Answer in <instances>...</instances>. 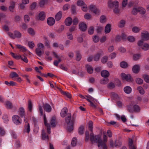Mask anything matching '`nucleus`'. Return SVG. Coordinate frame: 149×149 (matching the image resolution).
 I'll return each instance as SVG.
<instances>
[{
  "label": "nucleus",
  "instance_id": "f257e3e1",
  "mask_svg": "<svg viewBox=\"0 0 149 149\" xmlns=\"http://www.w3.org/2000/svg\"><path fill=\"white\" fill-rule=\"evenodd\" d=\"M93 123L91 121L89 122L88 127L90 130L91 132L89 136V132L88 131H86L85 133L86 141H88L90 139V140L92 144L97 143L98 147L100 146L104 147V149H106V146L105 144L102 141L100 136L99 134L94 135L93 130Z\"/></svg>",
  "mask_w": 149,
  "mask_h": 149
},
{
  "label": "nucleus",
  "instance_id": "f03ea898",
  "mask_svg": "<svg viewBox=\"0 0 149 149\" xmlns=\"http://www.w3.org/2000/svg\"><path fill=\"white\" fill-rule=\"evenodd\" d=\"M77 114L74 113L71 117V114L70 113L67 114V116L66 117L65 121L67 124H69L70 126L68 125L67 127V130L69 132H71L73 130V125L75 120Z\"/></svg>",
  "mask_w": 149,
  "mask_h": 149
},
{
  "label": "nucleus",
  "instance_id": "7ed1b4c3",
  "mask_svg": "<svg viewBox=\"0 0 149 149\" xmlns=\"http://www.w3.org/2000/svg\"><path fill=\"white\" fill-rule=\"evenodd\" d=\"M108 6L109 7L113 8L114 12L116 14H118L119 12V10L118 8V2L116 1H109L108 2Z\"/></svg>",
  "mask_w": 149,
  "mask_h": 149
},
{
  "label": "nucleus",
  "instance_id": "20e7f679",
  "mask_svg": "<svg viewBox=\"0 0 149 149\" xmlns=\"http://www.w3.org/2000/svg\"><path fill=\"white\" fill-rule=\"evenodd\" d=\"M138 45L144 50H148L149 49L148 44L146 43L144 44L142 40H140L139 41Z\"/></svg>",
  "mask_w": 149,
  "mask_h": 149
},
{
  "label": "nucleus",
  "instance_id": "39448f33",
  "mask_svg": "<svg viewBox=\"0 0 149 149\" xmlns=\"http://www.w3.org/2000/svg\"><path fill=\"white\" fill-rule=\"evenodd\" d=\"M13 123L16 125H19L21 123V119L17 115H14L13 116Z\"/></svg>",
  "mask_w": 149,
  "mask_h": 149
},
{
  "label": "nucleus",
  "instance_id": "423d86ee",
  "mask_svg": "<svg viewBox=\"0 0 149 149\" xmlns=\"http://www.w3.org/2000/svg\"><path fill=\"white\" fill-rule=\"evenodd\" d=\"M121 76L123 80H125L127 81L130 82L132 81V78L130 74H126L124 73H122Z\"/></svg>",
  "mask_w": 149,
  "mask_h": 149
},
{
  "label": "nucleus",
  "instance_id": "0eeeda50",
  "mask_svg": "<svg viewBox=\"0 0 149 149\" xmlns=\"http://www.w3.org/2000/svg\"><path fill=\"white\" fill-rule=\"evenodd\" d=\"M104 52L102 50H100L93 57L94 60L96 61H98L100 59L101 56L104 55Z\"/></svg>",
  "mask_w": 149,
  "mask_h": 149
},
{
  "label": "nucleus",
  "instance_id": "6e6552de",
  "mask_svg": "<svg viewBox=\"0 0 149 149\" xmlns=\"http://www.w3.org/2000/svg\"><path fill=\"white\" fill-rule=\"evenodd\" d=\"M89 8L91 11H93L96 15H99L100 14V11L96 8L95 6L91 5L89 7Z\"/></svg>",
  "mask_w": 149,
  "mask_h": 149
},
{
  "label": "nucleus",
  "instance_id": "1a4fd4ad",
  "mask_svg": "<svg viewBox=\"0 0 149 149\" xmlns=\"http://www.w3.org/2000/svg\"><path fill=\"white\" fill-rule=\"evenodd\" d=\"M141 36L142 40L143 41L144 40H147L149 39V34L147 31H144L141 33Z\"/></svg>",
  "mask_w": 149,
  "mask_h": 149
},
{
  "label": "nucleus",
  "instance_id": "9d476101",
  "mask_svg": "<svg viewBox=\"0 0 149 149\" xmlns=\"http://www.w3.org/2000/svg\"><path fill=\"white\" fill-rule=\"evenodd\" d=\"M43 107L44 110L47 112H50L52 111L51 107L48 104H43Z\"/></svg>",
  "mask_w": 149,
  "mask_h": 149
},
{
  "label": "nucleus",
  "instance_id": "9b49d317",
  "mask_svg": "<svg viewBox=\"0 0 149 149\" xmlns=\"http://www.w3.org/2000/svg\"><path fill=\"white\" fill-rule=\"evenodd\" d=\"M45 13L43 11H41L39 13L38 18V19L41 21H43L45 19Z\"/></svg>",
  "mask_w": 149,
  "mask_h": 149
},
{
  "label": "nucleus",
  "instance_id": "f8f14e48",
  "mask_svg": "<svg viewBox=\"0 0 149 149\" xmlns=\"http://www.w3.org/2000/svg\"><path fill=\"white\" fill-rule=\"evenodd\" d=\"M140 65H134L132 68L133 72L135 74L138 73L140 70Z\"/></svg>",
  "mask_w": 149,
  "mask_h": 149
},
{
  "label": "nucleus",
  "instance_id": "ddd939ff",
  "mask_svg": "<svg viewBox=\"0 0 149 149\" xmlns=\"http://www.w3.org/2000/svg\"><path fill=\"white\" fill-rule=\"evenodd\" d=\"M47 22L49 25L50 26H52L55 23V19L52 17H49L47 19Z\"/></svg>",
  "mask_w": 149,
  "mask_h": 149
},
{
  "label": "nucleus",
  "instance_id": "4468645a",
  "mask_svg": "<svg viewBox=\"0 0 149 149\" xmlns=\"http://www.w3.org/2000/svg\"><path fill=\"white\" fill-rule=\"evenodd\" d=\"M56 119L55 116H53L51 118L50 123L52 127H55L56 126Z\"/></svg>",
  "mask_w": 149,
  "mask_h": 149
},
{
  "label": "nucleus",
  "instance_id": "2eb2a0df",
  "mask_svg": "<svg viewBox=\"0 0 149 149\" xmlns=\"http://www.w3.org/2000/svg\"><path fill=\"white\" fill-rule=\"evenodd\" d=\"M42 49L39 47H38L36 49V54L38 56L40 57L43 54L44 52Z\"/></svg>",
  "mask_w": 149,
  "mask_h": 149
},
{
  "label": "nucleus",
  "instance_id": "dca6fc26",
  "mask_svg": "<svg viewBox=\"0 0 149 149\" xmlns=\"http://www.w3.org/2000/svg\"><path fill=\"white\" fill-rule=\"evenodd\" d=\"M42 138L43 140L48 141L49 140V138L48 135L46 134L45 131L42 130Z\"/></svg>",
  "mask_w": 149,
  "mask_h": 149
},
{
  "label": "nucleus",
  "instance_id": "f3484780",
  "mask_svg": "<svg viewBox=\"0 0 149 149\" xmlns=\"http://www.w3.org/2000/svg\"><path fill=\"white\" fill-rule=\"evenodd\" d=\"M68 112V109L66 107L63 108L61 112V116L62 117H64Z\"/></svg>",
  "mask_w": 149,
  "mask_h": 149
},
{
  "label": "nucleus",
  "instance_id": "a211bd4d",
  "mask_svg": "<svg viewBox=\"0 0 149 149\" xmlns=\"http://www.w3.org/2000/svg\"><path fill=\"white\" fill-rule=\"evenodd\" d=\"M87 28L86 24L84 23H82L79 24V29L81 31H85L86 30Z\"/></svg>",
  "mask_w": 149,
  "mask_h": 149
},
{
  "label": "nucleus",
  "instance_id": "6ab92c4d",
  "mask_svg": "<svg viewBox=\"0 0 149 149\" xmlns=\"http://www.w3.org/2000/svg\"><path fill=\"white\" fill-rule=\"evenodd\" d=\"M101 75L103 77L107 78L109 76V73L108 71L104 70L101 72Z\"/></svg>",
  "mask_w": 149,
  "mask_h": 149
},
{
  "label": "nucleus",
  "instance_id": "aec40b11",
  "mask_svg": "<svg viewBox=\"0 0 149 149\" xmlns=\"http://www.w3.org/2000/svg\"><path fill=\"white\" fill-rule=\"evenodd\" d=\"M62 13V12L59 11L56 15L55 18L56 21H59L61 18Z\"/></svg>",
  "mask_w": 149,
  "mask_h": 149
},
{
  "label": "nucleus",
  "instance_id": "412c9836",
  "mask_svg": "<svg viewBox=\"0 0 149 149\" xmlns=\"http://www.w3.org/2000/svg\"><path fill=\"white\" fill-rule=\"evenodd\" d=\"M19 114L22 118L25 115V111L24 108L22 107H20L19 108L18 111Z\"/></svg>",
  "mask_w": 149,
  "mask_h": 149
},
{
  "label": "nucleus",
  "instance_id": "4be33fe9",
  "mask_svg": "<svg viewBox=\"0 0 149 149\" xmlns=\"http://www.w3.org/2000/svg\"><path fill=\"white\" fill-rule=\"evenodd\" d=\"M72 22V19L70 17L67 18L65 20V24L67 26H70Z\"/></svg>",
  "mask_w": 149,
  "mask_h": 149
},
{
  "label": "nucleus",
  "instance_id": "5701e85b",
  "mask_svg": "<svg viewBox=\"0 0 149 149\" xmlns=\"http://www.w3.org/2000/svg\"><path fill=\"white\" fill-rule=\"evenodd\" d=\"M16 46L17 48L20 49V51L24 52H26L27 51L26 48L25 47L22 46L21 45H17Z\"/></svg>",
  "mask_w": 149,
  "mask_h": 149
},
{
  "label": "nucleus",
  "instance_id": "b1692460",
  "mask_svg": "<svg viewBox=\"0 0 149 149\" xmlns=\"http://www.w3.org/2000/svg\"><path fill=\"white\" fill-rule=\"evenodd\" d=\"M111 30V25L110 24H107L105 28V33H109Z\"/></svg>",
  "mask_w": 149,
  "mask_h": 149
},
{
  "label": "nucleus",
  "instance_id": "393cba45",
  "mask_svg": "<svg viewBox=\"0 0 149 149\" xmlns=\"http://www.w3.org/2000/svg\"><path fill=\"white\" fill-rule=\"evenodd\" d=\"M48 1V0H41L39 3L40 7L41 8L44 7Z\"/></svg>",
  "mask_w": 149,
  "mask_h": 149
},
{
  "label": "nucleus",
  "instance_id": "a878e982",
  "mask_svg": "<svg viewBox=\"0 0 149 149\" xmlns=\"http://www.w3.org/2000/svg\"><path fill=\"white\" fill-rule=\"evenodd\" d=\"M86 67L87 68V72L88 73L90 74L93 73V69L91 65H86Z\"/></svg>",
  "mask_w": 149,
  "mask_h": 149
},
{
  "label": "nucleus",
  "instance_id": "bb28decb",
  "mask_svg": "<svg viewBox=\"0 0 149 149\" xmlns=\"http://www.w3.org/2000/svg\"><path fill=\"white\" fill-rule=\"evenodd\" d=\"M15 38H20L22 36L21 33L18 31H15L14 32Z\"/></svg>",
  "mask_w": 149,
  "mask_h": 149
},
{
  "label": "nucleus",
  "instance_id": "cd10ccee",
  "mask_svg": "<svg viewBox=\"0 0 149 149\" xmlns=\"http://www.w3.org/2000/svg\"><path fill=\"white\" fill-rule=\"evenodd\" d=\"M124 90L125 93L129 94L132 91V89L130 86H127L124 88Z\"/></svg>",
  "mask_w": 149,
  "mask_h": 149
},
{
  "label": "nucleus",
  "instance_id": "c85d7f7f",
  "mask_svg": "<svg viewBox=\"0 0 149 149\" xmlns=\"http://www.w3.org/2000/svg\"><path fill=\"white\" fill-rule=\"evenodd\" d=\"M30 126L29 123H27L25 124L24 126V131L28 133H29L30 131Z\"/></svg>",
  "mask_w": 149,
  "mask_h": 149
},
{
  "label": "nucleus",
  "instance_id": "c756f323",
  "mask_svg": "<svg viewBox=\"0 0 149 149\" xmlns=\"http://www.w3.org/2000/svg\"><path fill=\"white\" fill-rule=\"evenodd\" d=\"M81 55L80 52L78 51L76 53V59L77 61H79L81 58Z\"/></svg>",
  "mask_w": 149,
  "mask_h": 149
},
{
  "label": "nucleus",
  "instance_id": "7c9ffc66",
  "mask_svg": "<svg viewBox=\"0 0 149 149\" xmlns=\"http://www.w3.org/2000/svg\"><path fill=\"white\" fill-rule=\"evenodd\" d=\"M134 112H139L140 111V108L138 105H135L133 106Z\"/></svg>",
  "mask_w": 149,
  "mask_h": 149
},
{
  "label": "nucleus",
  "instance_id": "2f4dec72",
  "mask_svg": "<svg viewBox=\"0 0 149 149\" xmlns=\"http://www.w3.org/2000/svg\"><path fill=\"white\" fill-rule=\"evenodd\" d=\"M128 65L127 63L124 61H122L120 63V66L123 68H125L127 67Z\"/></svg>",
  "mask_w": 149,
  "mask_h": 149
},
{
  "label": "nucleus",
  "instance_id": "473e14b6",
  "mask_svg": "<svg viewBox=\"0 0 149 149\" xmlns=\"http://www.w3.org/2000/svg\"><path fill=\"white\" fill-rule=\"evenodd\" d=\"M6 106L7 108L11 109L13 107L12 103L9 101H7L6 103Z\"/></svg>",
  "mask_w": 149,
  "mask_h": 149
},
{
  "label": "nucleus",
  "instance_id": "72a5a7b5",
  "mask_svg": "<svg viewBox=\"0 0 149 149\" xmlns=\"http://www.w3.org/2000/svg\"><path fill=\"white\" fill-rule=\"evenodd\" d=\"M138 12L140 14H144L146 13V10L142 7H138Z\"/></svg>",
  "mask_w": 149,
  "mask_h": 149
},
{
  "label": "nucleus",
  "instance_id": "f704fd0d",
  "mask_svg": "<svg viewBox=\"0 0 149 149\" xmlns=\"http://www.w3.org/2000/svg\"><path fill=\"white\" fill-rule=\"evenodd\" d=\"M28 32L31 35L33 36L35 35V32L33 29L31 28H29L28 29Z\"/></svg>",
  "mask_w": 149,
  "mask_h": 149
},
{
  "label": "nucleus",
  "instance_id": "c9c22d12",
  "mask_svg": "<svg viewBox=\"0 0 149 149\" xmlns=\"http://www.w3.org/2000/svg\"><path fill=\"white\" fill-rule=\"evenodd\" d=\"M101 80L100 81V83L103 84H107L109 82V79L107 78H105Z\"/></svg>",
  "mask_w": 149,
  "mask_h": 149
},
{
  "label": "nucleus",
  "instance_id": "e433bc0d",
  "mask_svg": "<svg viewBox=\"0 0 149 149\" xmlns=\"http://www.w3.org/2000/svg\"><path fill=\"white\" fill-rule=\"evenodd\" d=\"M32 107L33 106L32 104L31 101L30 100H28V108L29 109V111L30 112H31L32 111Z\"/></svg>",
  "mask_w": 149,
  "mask_h": 149
},
{
  "label": "nucleus",
  "instance_id": "4c0bfd02",
  "mask_svg": "<svg viewBox=\"0 0 149 149\" xmlns=\"http://www.w3.org/2000/svg\"><path fill=\"white\" fill-rule=\"evenodd\" d=\"M127 109L128 111L131 113H133L134 112L133 106H132L131 105H128L127 106Z\"/></svg>",
  "mask_w": 149,
  "mask_h": 149
},
{
  "label": "nucleus",
  "instance_id": "58836bf2",
  "mask_svg": "<svg viewBox=\"0 0 149 149\" xmlns=\"http://www.w3.org/2000/svg\"><path fill=\"white\" fill-rule=\"evenodd\" d=\"M11 5L9 7V9L11 12H13V10L15 7V4L13 2H12L11 3Z\"/></svg>",
  "mask_w": 149,
  "mask_h": 149
},
{
  "label": "nucleus",
  "instance_id": "ea45409f",
  "mask_svg": "<svg viewBox=\"0 0 149 149\" xmlns=\"http://www.w3.org/2000/svg\"><path fill=\"white\" fill-rule=\"evenodd\" d=\"M100 22L102 23H104L106 22V17L104 15H102L100 18Z\"/></svg>",
  "mask_w": 149,
  "mask_h": 149
},
{
  "label": "nucleus",
  "instance_id": "a19ab883",
  "mask_svg": "<svg viewBox=\"0 0 149 149\" xmlns=\"http://www.w3.org/2000/svg\"><path fill=\"white\" fill-rule=\"evenodd\" d=\"M6 134L4 128L0 126V135L1 136H4Z\"/></svg>",
  "mask_w": 149,
  "mask_h": 149
},
{
  "label": "nucleus",
  "instance_id": "79ce46f5",
  "mask_svg": "<svg viewBox=\"0 0 149 149\" xmlns=\"http://www.w3.org/2000/svg\"><path fill=\"white\" fill-rule=\"evenodd\" d=\"M125 24V21L124 20H121L118 24V26L119 27H123L124 26Z\"/></svg>",
  "mask_w": 149,
  "mask_h": 149
},
{
  "label": "nucleus",
  "instance_id": "37998d69",
  "mask_svg": "<svg viewBox=\"0 0 149 149\" xmlns=\"http://www.w3.org/2000/svg\"><path fill=\"white\" fill-rule=\"evenodd\" d=\"M84 127L83 126H81L79 128L78 132L79 134H83Z\"/></svg>",
  "mask_w": 149,
  "mask_h": 149
},
{
  "label": "nucleus",
  "instance_id": "c03bdc74",
  "mask_svg": "<svg viewBox=\"0 0 149 149\" xmlns=\"http://www.w3.org/2000/svg\"><path fill=\"white\" fill-rule=\"evenodd\" d=\"M108 59V57L107 56H104L102 58L101 61L102 63H105L107 62Z\"/></svg>",
  "mask_w": 149,
  "mask_h": 149
},
{
  "label": "nucleus",
  "instance_id": "a18cd8bd",
  "mask_svg": "<svg viewBox=\"0 0 149 149\" xmlns=\"http://www.w3.org/2000/svg\"><path fill=\"white\" fill-rule=\"evenodd\" d=\"M115 145L116 147H120L122 145V143L118 140H116L115 142Z\"/></svg>",
  "mask_w": 149,
  "mask_h": 149
},
{
  "label": "nucleus",
  "instance_id": "49530a36",
  "mask_svg": "<svg viewBox=\"0 0 149 149\" xmlns=\"http://www.w3.org/2000/svg\"><path fill=\"white\" fill-rule=\"evenodd\" d=\"M77 139L75 137H74L72 139L71 144L73 146H75L76 145Z\"/></svg>",
  "mask_w": 149,
  "mask_h": 149
},
{
  "label": "nucleus",
  "instance_id": "de8ad7c7",
  "mask_svg": "<svg viewBox=\"0 0 149 149\" xmlns=\"http://www.w3.org/2000/svg\"><path fill=\"white\" fill-rule=\"evenodd\" d=\"M94 28L93 26H91L88 29V33L89 34H92L94 32Z\"/></svg>",
  "mask_w": 149,
  "mask_h": 149
},
{
  "label": "nucleus",
  "instance_id": "09e8293b",
  "mask_svg": "<svg viewBox=\"0 0 149 149\" xmlns=\"http://www.w3.org/2000/svg\"><path fill=\"white\" fill-rule=\"evenodd\" d=\"M85 3L81 0H78L77 3V4L79 6H83L85 4Z\"/></svg>",
  "mask_w": 149,
  "mask_h": 149
},
{
  "label": "nucleus",
  "instance_id": "8fccbe9b",
  "mask_svg": "<svg viewBox=\"0 0 149 149\" xmlns=\"http://www.w3.org/2000/svg\"><path fill=\"white\" fill-rule=\"evenodd\" d=\"M10 76L12 78H13L15 77H18V75L15 72H12L10 74Z\"/></svg>",
  "mask_w": 149,
  "mask_h": 149
},
{
  "label": "nucleus",
  "instance_id": "3c124183",
  "mask_svg": "<svg viewBox=\"0 0 149 149\" xmlns=\"http://www.w3.org/2000/svg\"><path fill=\"white\" fill-rule=\"evenodd\" d=\"M67 38L70 40H72L73 39V36L71 33H67L66 34Z\"/></svg>",
  "mask_w": 149,
  "mask_h": 149
},
{
  "label": "nucleus",
  "instance_id": "603ef678",
  "mask_svg": "<svg viewBox=\"0 0 149 149\" xmlns=\"http://www.w3.org/2000/svg\"><path fill=\"white\" fill-rule=\"evenodd\" d=\"M128 40L131 42H134L135 40V38L133 36H129L127 37Z\"/></svg>",
  "mask_w": 149,
  "mask_h": 149
},
{
  "label": "nucleus",
  "instance_id": "864d4df0",
  "mask_svg": "<svg viewBox=\"0 0 149 149\" xmlns=\"http://www.w3.org/2000/svg\"><path fill=\"white\" fill-rule=\"evenodd\" d=\"M138 12V8H134L132 11V13L134 15H136Z\"/></svg>",
  "mask_w": 149,
  "mask_h": 149
},
{
  "label": "nucleus",
  "instance_id": "5fc2aeb1",
  "mask_svg": "<svg viewBox=\"0 0 149 149\" xmlns=\"http://www.w3.org/2000/svg\"><path fill=\"white\" fill-rule=\"evenodd\" d=\"M136 81L139 84H141L143 83V80L140 78H137L136 79Z\"/></svg>",
  "mask_w": 149,
  "mask_h": 149
},
{
  "label": "nucleus",
  "instance_id": "6e6d98bb",
  "mask_svg": "<svg viewBox=\"0 0 149 149\" xmlns=\"http://www.w3.org/2000/svg\"><path fill=\"white\" fill-rule=\"evenodd\" d=\"M3 118L4 120V122L7 123L8 121V115L6 114L4 115L3 117Z\"/></svg>",
  "mask_w": 149,
  "mask_h": 149
},
{
  "label": "nucleus",
  "instance_id": "4d7b16f0",
  "mask_svg": "<svg viewBox=\"0 0 149 149\" xmlns=\"http://www.w3.org/2000/svg\"><path fill=\"white\" fill-rule=\"evenodd\" d=\"M140 55L139 54H134L133 55V59L134 60L136 61L140 58Z\"/></svg>",
  "mask_w": 149,
  "mask_h": 149
},
{
  "label": "nucleus",
  "instance_id": "13d9d810",
  "mask_svg": "<svg viewBox=\"0 0 149 149\" xmlns=\"http://www.w3.org/2000/svg\"><path fill=\"white\" fill-rule=\"evenodd\" d=\"M145 81L147 83H149V75L145 74L143 76Z\"/></svg>",
  "mask_w": 149,
  "mask_h": 149
},
{
  "label": "nucleus",
  "instance_id": "bf43d9fd",
  "mask_svg": "<svg viewBox=\"0 0 149 149\" xmlns=\"http://www.w3.org/2000/svg\"><path fill=\"white\" fill-rule=\"evenodd\" d=\"M24 19L25 22H28L29 21L30 17L28 15H26L24 16Z\"/></svg>",
  "mask_w": 149,
  "mask_h": 149
},
{
  "label": "nucleus",
  "instance_id": "052dcab7",
  "mask_svg": "<svg viewBox=\"0 0 149 149\" xmlns=\"http://www.w3.org/2000/svg\"><path fill=\"white\" fill-rule=\"evenodd\" d=\"M140 30V29L139 28L136 26H135L133 27L132 29V31L135 33H137Z\"/></svg>",
  "mask_w": 149,
  "mask_h": 149
},
{
  "label": "nucleus",
  "instance_id": "680f3d73",
  "mask_svg": "<svg viewBox=\"0 0 149 149\" xmlns=\"http://www.w3.org/2000/svg\"><path fill=\"white\" fill-rule=\"evenodd\" d=\"M61 93H62L64 95H66L68 97V98H71V94L69 93L63 91H62Z\"/></svg>",
  "mask_w": 149,
  "mask_h": 149
},
{
  "label": "nucleus",
  "instance_id": "e2e57ef3",
  "mask_svg": "<svg viewBox=\"0 0 149 149\" xmlns=\"http://www.w3.org/2000/svg\"><path fill=\"white\" fill-rule=\"evenodd\" d=\"M28 45L29 47L31 49H33L35 46L33 42H29Z\"/></svg>",
  "mask_w": 149,
  "mask_h": 149
},
{
  "label": "nucleus",
  "instance_id": "0e129e2a",
  "mask_svg": "<svg viewBox=\"0 0 149 149\" xmlns=\"http://www.w3.org/2000/svg\"><path fill=\"white\" fill-rule=\"evenodd\" d=\"M45 125L47 127V133L49 134H50L51 133V129L49 124H47Z\"/></svg>",
  "mask_w": 149,
  "mask_h": 149
},
{
  "label": "nucleus",
  "instance_id": "69168bd1",
  "mask_svg": "<svg viewBox=\"0 0 149 149\" xmlns=\"http://www.w3.org/2000/svg\"><path fill=\"white\" fill-rule=\"evenodd\" d=\"M93 40L96 43L98 42L99 38L97 36H95L93 38Z\"/></svg>",
  "mask_w": 149,
  "mask_h": 149
},
{
  "label": "nucleus",
  "instance_id": "338daca9",
  "mask_svg": "<svg viewBox=\"0 0 149 149\" xmlns=\"http://www.w3.org/2000/svg\"><path fill=\"white\" fill-rule=\"evenodd\" d=\"M20 59H21L22 60L24 61L26 63H27L28 62V60L27 58L25 56H21Z\"/></svg>",
  "mask_w": 149,
  "mask_h": 149
},
{
  "label": "nucleus",
  "instance_id": "774afa93",
  "mask_svg": "<svg viewBox=\"0 0 149 149\" xmlns=\"http://www.w3.org/2000/svg\"><path fill=\"white\" fill-rule=\"evenodd\" d=\"M37 5V3L36 2H34L31 5V10H33L35 9Z\"/></svg>",
  "mask_w": 149,
  "mask_h": 149
}]
</instances>
